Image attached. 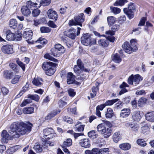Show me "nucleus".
<instances>
[{
  "mask_svg": "<svg viewBox=\"0 0 154 154\" xmlns=\"http://www.w3.org/2000/svg\"><path fill=\"white\" fill-rule=\"evenodd\" d=\"M32 126V124L29 125L23 122L20 123L14 122L11 125L9 129L8 133L10 134L6 131H3L1 134L2 140L4 143H7L8 140H11L13 138H19L21 135L30 132Z\"/></svg>",
  "mask_w": 154,
  "mask_h": 154,
  "instance_id": "nucleus-1",
  "label": "nucleus"
},
{
  "mask_svg": "<svg viewBox=\"0 0 154 154\" xmlns=\"http://www.w3.org/2000/svg\"><path fill=\"white\" fill-rule=\"evenodd\" d=\"M131 45L127 41L125 42L122 45V47L125 51L128 54H130L133 51H135L137 50L136 46L137 42L136 39H133L130 41Z\"/></svg>",
  "mask_w": 154,
  "mask_h": 154,
  "instance_id": "nucleus-2",
  "label": "nucleus"
},
{
  "mask_svg": "<svg viewBox=\"0 0 154 154\" xmlns=\"http://www.w3.org/2000/svg\"><path fill=\"white\" fill-rule=\"evenodd\" d=\"M97 131L101 134H104V137L107 138L111 134V130L109 128H106L104 123H101L97 127Z\"/></svg>",
  "mask_w": 154,
  "mask_h": 154,
  "instance_id": "nucleus-3",
  "label": "nucleus"
},
{
  "mask_svg": "<svg viewBox=\"0 0 154 154\" xmlns=\"http://www.w3.org/2000/svg\"><path fill=\"white\" fill-rule=\"evenodd\" d=\"M143 79V78L139 74L131 75L128 79V83L130 85L136 86Z\"/></svg>",
  "mask_w": 154,
  "mask_h": 154,
  "instance_id": "nucleus-4",
  "label": "nucleus"
},
{
  "mask_svg": "<svg viewBox=\"0 0 154 154\" xmlns=\"http://www.w3.org/2000/svg\"><path fill=\"white\" fill-rule=\"evenodd\" d=\"M135 7L132 3H130L128 5V8L123 9V11L129 19L134 17V12L135 11Z\"/></svg>",
  "mask_w": 154,
  "mask_h": 154,
  "instance_id": "nucleus-5",
  "label": "nucleus"
},
{
  "mask_svg": "<svg viewBox=\"0 0 154 154\" xmlns=\"http://www.w3.org/2000/svg\"><path fill=\"white\" fill-rule=\"evenodd\" d=\"M119 28V24H115L112 27V30H109L106 32L105 33L107 36V38L109 41L111 42H114L115 40V38L113 36L115 34V32L118 30Z\"/></svg>",
  "mask_w": 154,
  "mask_h": 154,
  "instance_id": "nucleus-6",
  "label": "nucleus"
},
{
  "mask_svg": "<svg viewBox=\"0 0 154 154\" xmlns=\"http://www.w3.org/2000/svg\"><path fill=\"white\" fill-rule=\"evenodd\" d=\"M23 36L26 41L29 44H32L34 42L31 40L33 35V32L31 30L29 29H26L23 34Z\"/></svg>",
  "mask_w": 154,
  "mask_h": 154,
  "instance_id": "nucleus-7",
  "label": "nucleus"
},
{
  "mask_svg": "<svg viewBox=\"0 0 154 154\" xmlns=\"http://www.w3.org/2000/svg\"><path fill=\"white\" fill-rule=\"evenodd\" d=\"M44 137L45 139H50L55 137L56 134L54 133V131L51 128H47L43 131Z\"/></svg>",
  "mask_w": 154,
  "mask_h": 154,
  "instance_id": "nucleus-8",
  "label": "nucleus"
},
{
  "mask_svg": "<svg viewBox=\"0 0 154 154\" xmlns=\"http://www.w3.org/2000/svg\"><path fill=\"white\" fill-rule=\"evenodd\" d=\"M91 38L90 34L87 33L84 34L81 38V42L84 45L88 46L91 43Z\"/></svg>",
  "mask_w": 154,
  "mask_h": 154,
  "instance_id": "nucleus-9",
  "label": "nucleus"
},
{
  "mask_svg": "<svg viewBox=\"0 0 154 154\" xmlns=\"http://www.w3.org/2000/svg\"><path fill=\"white\" fill-rule=\"evenodd\" d=\"M74 71L75 72L77 75H82L83 71L86 72H89L90 71V69L86 68L84 67H82L75 65L74 67Z\"/></svg>",
  "mask_w": 154,
  "mask_h": 154,
  "instance_id": "nucleus-10",
  "label": "nucleus"
},
{
  "mask_svg": "<svg viewBox=\"0 0 154 154\" xmlns=\"http://www.w3.org/2000/svg\"><path fill=\"white\" fill-rule=\"evenodd\" d=\"M2 51L7 54H10L14 52L13 46L10 45H3L2 48Z\"/></svg>",
  "mask_w": 154,
  "mask_h": 154,
  "instance_id": "nucleus-11",
  "label": "nucleus"
},
{
  "mask_svg": "<svg viewBox=\"0 0 154 154\" xmlns=\"http://www.w3.org/2000/svg\"><path fill=\"white\" fill-rule=\"evenodd\" d=\"M48 17L51 19L56 21L58 18V14L57 12L52 9H50L47 12Z\"/></svg>",
  "mask_w": 154,
  "mask_h": 154,
  "instance_id": "nucleus-12",
  "label": "nucleus"
},
{
  "mask_svg": "<svg viewBox=\"0 0 154 154\" xmlns=\"http://www.w3.org/2000/svg\"><path fill=\"white\" fill-rule=\"evenodd\" d=\"M80 145L82 147L88 148L91 146L90 141L88 138L81 139L79 142Z\"/></svg>",
  "mask_w": 154,
  "mask_h": 154,
  "instance_id": "nucleus-13",
  "label": "nucleus"
},
{
  "mask_svg": "<svg viewBox=\"0 0 154 154\" xmlns=\"http://www.w3.org/2000/svg\"><path fill=\"white\" fill-rule=\"evenodd\" d=\"M76 29H70L68 32H66L64 34L67 36L72 39H74L76 37Z\"/></svg>",
  "mask_w": 154,
  "mask_h": 154,
  "instance_id": "nucleus-14",
  "label": "nucleus"
},
{
  "mask_svg": "<svg viewBox=\"0 0 154 154\" xmlns=\"http://www.w3.org/2000/svg\"><path fill=\"white\" fill-rule=\"evenodd\" d=\"M75 21L77 22L81 27L82 26L81 23L83 22L85 20V17L83 13H81L79 15L74 17Z\"/></svg>",
  "mask_w": 154,
  "mask_h": 154,
  "instance_id": "nucleus-15",
  "label": "nucleus"
},
{
  "mask_svg": "<svg viewBox=\"0 0 154 154\" xmlns=\"http://www.w3.org/2000/svg\"><path fill=\"white\" fill-rule=\"evenodd\" d=\"M61 111L60 110L58 109V110H54L53 112L49 113L45 117V119L47 120H51L55 116Z\"/></svg>",
  "mask_w": 154,
  "mask_h": 154,
  "instance_id": "nucleus-16",
  "label": "nucleus"
},
{
  "mask_svg": "<svg viewBox=\"0 0 154 154\" xmlns=\"http://www.w3.org/2000/svg\"><path fill=\"white\" fill-rule=\"evenodd\" d=\"M131 113V110L129 108H124L122 109L120 113V117L122 118L128 117Z\"/></svg>",
  "mask_w": 154,
  "mask_h": 154,
  "instance_id": "nucleus-17",
  "label": "nucleus"
},
{
  "mask_svg": "<svg viewBox=\"0 0 154 154\" xmlns=\"http://www.w3.org/2000/svg\"><path fill=\"white\" fill-rule=\"evenodd\" d=\"M55 63L51 62H44L42 65V68L45 71L48 70L50 68L54 67Z\"/></svg>",
  "mask_w": 154,
  "mask_h": 154,
  "instance_id": "nucleus-18",
  "label": "nucleus"
},
{
  "mask_svg": "<svg viewBox=\"0 0 154 154\" xmlns=\"http://www.w3.org/2000/svg\"><path fill=\"white\" fill-rule=\"evenodd\" d=\"M133 120L136 121H139L141 118V116L139 111L134 112L132 114Z\"/></svg>",
  "mask_w": 154,
  "mask_h": 154,
  "instance_id": "nucleus-19",
  "label": "nucleus"
},
{
  "mask_svg": "<svg viewBox=\"0 0 154 154\" xmlns=\"http://www.w3.org/2000/svg\"><path fill=\"white\" fill-rule=\"evenodd\" d=\"M145 116L147 121L150 122H154V111L148 112Z\"/></svg>",
  "mask_w": 154,
  "mask_h": 154,
  "instance_id": "nucleus-20",
  "label": "nucleus"
},
{
  "mask_svg": "<svg viewBox=\"0 0 154 154\" xmlns=\"http://www.w3.org/2000/svg\"><path fill=\"white\" fill-rule=\"evenodd\" d=\"M81 123L78 122L75 125L74 128L75 130L76 131H78L79 132H82L83 131L85 125L81 124Z\"/></svg>",
  "mask_w": 154,
  "mask_h": 154,
  "instance_id": "nucleus-21",
  "label": "nucleus"
},
{
  "mask_svg": "<svg viewBox=\"0 0 154 154\" xmlns=\"http://www.w3.org/2000/svg\"><path fill=\"white\" fill-rule=\"evenodd\" d=\"M22 14L25 16H27L31 14L30 10L26 6H23L21 9Z\"/></svg>",
  "mask_w": 154,
  "mask_h": 154,
  "instance_id": "nucleus-22",
  "label": "nucleus"
},
{
  "mask_svg": "<svg viewBox=\"0 0 154 154\" xmlns=\"http://www.w3.org/2000/svg\"><path fill=\"white\" fill-rule=\"evenodd\" d=\"M75 76L71 72L68 73L67 76V83L68 84H72L75 80Z\"/></svg>",
  "mask_w": 154,
  "mask_h": 154,
  "instance_id": "nucleus-23",
  "label": "nucleus"
},
{
  "mask_svg": "<svg viewBox=\"0 0 154 154\" xmlns=\"http://www.w3.org/2000/svg\"><path fill=\"white\" fill-rule=\"evenodd\" d=\"M38 4L36 3H34L31 1H29L26 2V6L30 9H32L34 8H39L40 6L39 5L37 6Z\"/></svg>",
  "mask_w": 154,
  "mask_h": 154,
  "instance_id": "nucleus-24",
  "label": "nucleus"
},
{
  "mask_svg": "<svg viewBox=\"0 0 154 154\" xmlns=\"http://www.w3.org/2000/svg\"><path fill=\"white\" fill-rule=\"evenodd\" d=\"M107 36L108 35H106V38ZM108 40L109 41L107 38L106 39H100L98 41V43L100 45L105 47H107L109 44Z\"/></svg>",
  "mask_w": 154,
  "mask_h": 154,
  "instance_id": "nucleus-25",
  "label": "nucleus"
},
{
  "mask_svg": "<svg viewBox=\"0 0 154 154\" xmlns=\"http://www.w3.org/2000/svg\"><path fill=\"white\" fill-rule=\"evenodd\" d=\"M43 80L40 78H34L32 81L33 84L37 86H40L43 84Z\"/></svg>",
  "mask_w": 154,
  "mask_h": 154,
  "instance_id": "nucleus-26",
  "label": "nucleus"
},
{
  "mask_svg": "<svg viewBox=\"0 0 154 154\" xmlns=\"http://www.w3.org/2000/svg\"><path fill=\"white\" fill-rule=\"evenodd\" d=\"M131 145L128 143H125L119 145V147L121 149L124 150H128L131 148Z\"/></svg>",
  "mask_w": 154,
  "mask_h": 154,
  "instance_id": "nucleus-27",
  "label": "nucleus"
},
{
  "mask_svg": "<svg viewBox=\"0 0 154 154\" xmlns=\"http://www.w3.org/2000/svg\"><path fill=\"white\" fill-rule=\"evenodd\" d=\"M66 99V97H64L59 101L58 104L60 107L62 108L66 105L67 104Z\"/></svg>",
  "mask_w": 154,
  "mask_h": 154,
  "instance_id": "nucleus-28",
  "label": "nucleus"
},
{
  "mask_svg": "<svg viewBox=\"0 0 154 154\" xmlns=\"http://www.w3.org/2000/svg\"><path fill=\"white\" fill-rule=\"evenodd\" d=\"M112 139L113 141L117 143L121 139V135L119 132H115L112 136Z\"/></svg>",
  "mask_w": 154,
  "mask_h": 154,
  "instance_id": "nucleus-29",
  "label": "nucleus"
},
{
  "mask_svg": "<svg viewBox=\"0 0 154 154\" xmlns=\"http://www.w3.org/2000/svg\"><path fill=\"white\" fill-rule=\"evenodd\" d=\"M107 23L109 26H112L116 22V18L113 16H109L107 18Z\"/></svg>",
  "mask_w": 154,
  "mask_h": 154,
  "instance_id": "nucleus-30",
  "label": "nucleus"
},
{
  "mask_svg": "<svg viewBox=\"0 0 154 154\" xmlns=\"http://www.w3.org/2000/svg\"><path fill=\"white\" fill-rule=\"evenodd\" d=\"M6 39L8 41H14L15 39V35L14 33L8 31L6 32Z\"/></svg>",
  "mask_w": 154,
  "mask_h": 154,
  "instance_id": "nucleus-31",
  "label": "nucleus"
},
{
  "mask_svg": "<svg viewBox=\"0 0 154 154\" xmlns=\"http://www.w3.org/2000/svg\"><path fill=\"white\" fill-rule=\"evenodd\" d=\"M128 2L127 0H118L113 4V5L116 6H122Z\"/></svg>",
  "mask_w": 154,
  "mask_h": 154,
  "instance_id": "nucleus-32",
  "label": "nucleus"
},
{
  "mask_svg": "<svg viewBox=\"0 0 154 154\" xmlns=\"http://www.w3.org/2000/svg\"><path fill=\"white\" fill-rule=\"evenodd\" d=\"M17 25V22L15 19H12L10 20L9 22V26L13 29H15Z\"/></svg>",
  "mask_w": 154,
  "mask_h": 154,
  "instance_id": "nucleus-33",
  "label": "nucleus"
},
{
  "mask_svg": "<svg viewBox=\"0 0 154 154\" xmlns=\"http://www.w3.org/2000/svg\"><path fill=\"white\" fill-rule=\"evenodd\" d=\"M54 48L58 51H60L62 54L65 51L64 48L60 44H57L55 45Z\"/></svg>",
  "mask_w": 154,
  "mask_h": 154,
  "instance_id": "nucleus-34",
  "label": "nucleus"
},
{
  "mask_svg": "<svg viewBox=\"0 0 154 154\" xmlns=\"http://www.w3.org/2000/svg\"><path fill=\"white\" fill-rule=\"evenodd\" d=\"M34 111L33 107H29L23 108V112L25 114H30L32 113Z\"/></svg>",
  "mask_w": 154,
  "mask_h": 154,
  "instance_id": "nucleus-35",
  "label": "nucleus"
},
{
  "mask_svg": "<svg viewBox=\"0 0 154 154\" xmlns=\"http://www.w3.org/2000/svg\"><path fill=\"white\" fill-rule=\"evenodd\" d=\"M105 115L106 118H111L113 115V112L112 109L110 108H108Z\"/></svg>",
  "mask_w": 154,
  "mask_h": 154,
  "instance_id": "nucleus-36",
  "label": "nucleus"
},
{
  "mask_svg": "<svg viewBox=\"0 0 154 154\" xmlns=\"http://www.w3.org/2000/svg\"><path fill=\"white\" fill-rule=\"evenodd\" d=\"M88 134V136L92 139L96 138L98 136L97 132L94 130L90 131Z\"/></svg>",
  "mask_w": 154,
  "mask_h": 154,
  "instance_id": "nucleus-37",
  "label": "nucleus"
},
{
  "mask_svg": "<svg viewBox=\"0 0 154 154\" xmlns=\"http://www.w3.org/2000/svg\"><path fill=\"white\" fill-rule=\"evenodd\" d=\"M112 60L116 63H119L121 62L122 59L120 56L117 54L113 55L112 56Z\"/></svg>",
  "mask_w": 154,
  "mask_h": 154,
  "instance_id": "nucleus-38",
  "label": "nucleus"
},
{
  "mask_svg": "<svg viewBox=\"0 0 154 154\" xmlns=\"http://www.w3.org/2000/svg\"><path fill=\"white\" fill-rule=\"evenodd\" d=\"M33 149L37 153H40L42 151V146L38 143H36L33 147Z\"/></svg>",
  "mask_w": 154,
  "mask_h": 154,
  "instance_id": "nucleus-39",
  "label": "nucleus"
},
{
  "mask_svg": "<svg viewBox=\"0 0 154 154\" xmlns=\"http://www.w3.org/2000/svg\"><path fill=\"white\" fill-rule=\"evenodd\" d=\"M146 101V99L143 97L140 98L138 102V105L139 106L142 107L143 106Z\"/></svg>",
  "mask_w": 154,
  "mask_h": 154,
  "instance_id": "nucleus-40",
  "label": "nucleus"
},
{
  "mask_svg": "<svg viewBox=\"0 0 154 154\" xmlns=\"http://www.w3.org/2000/svg\"><path fill=\"white\" fill-rule=\"evenodd\" d=\"M111 11L115 14H117L120 13L121 9L117 7H114L112 6L110 7Z\"/></svg>",
  "mask_w": 154,
  "mask_h": 154,
  "instance_id": "nucleus-41",
  "label": "nucleus"
},
{
  "mask_svg": "<svg viewBox=\"0 0 154 154\" xmlns=\"http://www.w3.org/2000/svg\"><path fill=\"white\" fill-rule=\"evenodd\" d=\"M137 143L139 146L144 147L146 146L147 143L143 139H139L137 141Z\"/></svg>",
  "mask_w": 154,
  "mask_h": 154,
  "instance_id": "nucleus-42",
  "label": "nucleus"
},
{
  "mask_svg": "<svg viewBox=\"0 0 154 154\" xmlns=\"http://www.w3.org/2000/svg\"><path fill=\"white\" fill-rule=\"evenodd\" d=\"M118 99H116L112 100H109L106 101L105 103L106 106H110L113 105L114 103L119 100Z\"/></svg>",
  "mask_w": 154,
  "mask_h": 154,
  "instance_id": "nucleus-43",
  "label": "nucleus"
},
{
  "mask_svg": "<svg viewBox=\"0 0 154 154\" xmlns=\"http://www.w3.org/2000/svg\"><path fill=\"white\" fill-rule=\"evenodd\" d=\"M43 147L44 148L47 149L48 146H54V143L50 141H48L46 140H45L44 143H43Z\"/></svg>",
  "mask_w": 154,
  "mask_h": 154,
  "instance_id": "nucleus-44",
  "label": "nucleus"
},
{
  "mask_svg": "<svg viewBox=\"0 0 154 154\" xmlns=\"http://www.w3.org/2000/svg\"><path fill=\"white\" fill-rule=\"evenodd\" d=\"M72 140L71 139H68L63 143L62 146H63L69 147L72 145Z\"/></svg>",
  "mask_w": 154,
  "mask_h": 154,
  "instance_id": "nucleus-45",
  "label": "nucleus"
},
{
  "mask_svg": "<svg viewBox=\"0 0 154 154\" xmlns=\"http://www.w3.org/2000/svg\"><path fill=\"white\" fill-rule=\"evenodd\" d=\"M51 51L52 55L54 57H57L60 56L61 53L60 51H58L57 50H55V48H52Z\"/></svg>",
  "mask_w": 154,
  "mask_h": 154,
  "instance_id": "nucleus-46",
  "label": "nucleus"
},
{
  "mask_svg": "<svg viewBox=\"0 0 154 154\" xmlns=\"http://www.w3.org/2000/svg\"><path fill=\"white\" fill-rule=\"evenodd\" d=\"M35 42L38 43H39L44 46L47 43V41L45 38H40L38 40H37Z\"/></svg>",
  "mask_w": 154,
  "mask_h": 154,
  "instance_id": "nucleus-47",
  "label": "nucleus"
},
{
  "mask_svg": "<svg viewBox=\"0 0 154 154\" xmlns=\"http://www.w3.org/2000/svg\"><path fill=\"white\" fill-rule=\"evenodd\" d=\"M55 69L54 67L46 71L45 73L48 75H53L55 72Z\"/></svg>",
  "mask_w": 154,
  "mask_h": 154,
  "instance_id": "nucleus-48",
  "label": "nucleus"
},
{
  "mask_svg": "<svg viewBox=\"0 0 154 154\" xmlns=\"http://www.w3.org/2000/svg\"><path fill=\"white\" fill-rule=\"evenodd\" d=\"M13 76V73L7 71L4 72V76L7 79H10Z\"/></svg>",
  "mask_w": 154,
  "mask_h": 154,
  "instance_id": "nucleus-49",
  "label": "nucleus"
},
{
  "mask_svg": "<svg viewBox=\"0 0 154 154\" xmlns=\"http://www.w3.org/2000/svg\"><path fill=\"white\" fill-rule=\"evenodd\" d=\"M129 126L132 130L134 131H137L139 128V126L137 125L134 123L130 124Z\"/></svg>",
  "mask_w": 154,
  "mask_h": 154,
  "instance_id": "nucleus-50",
  "label": "nucleus"
},
{
  "mask_svg": "<svg viewBox=\"0 0 154 154\" xmlns=\"http://www.w3.org/2000/svg\"><path fill=\"white\" fill-rule=\"evenodd\" d=\"M44 57L46 59L55 62H57V60L51 57L48 54H45L44 56Z\"/></svg>",
  "mask_w": 154,
  "mask_h": 154,
  "instance_id": "nucleus-51",
  "label": "nucleus"
},
{
  "mask_svg": "<svg viewBox=\"0 0 154 154\" xmlns=\"http://www.w3.org/2000/svg\"><path fill=\"white\" fill-rule=\"evenodd\" d=\"M51 3V0H41L39 6H46L48 5Z\"/></svg>",
  "mask_w": 154,
  "mask_h": 154,
  "instance_id": "nucleus-52",
  "label": "nucleus"
},
{
  "mask_svg": "<svg viewBox=\"0 0 154 154\" xmlns=\"http://www.w3.org/2000/svg\"><path fill=\"white\" fill-rule=\"evenodd\" d=\"M29 97L31 99L35 100L36 101L38 100L39 99V97L38 95L34 94V95H29Z\"/></svg>",
  "mask_w": 154,
  "mask_h": 154,
  "instance_id": "nucleus-53",
  "label": "nucleus"
},
{
  "mask_svg": "<svg viewBox=\"0 0 154 154\" xmlns=\"http://www.w3.org/2000/svg\"><path fill=\"white\" fill-rule=\"evenodd\" d=\"M40 30L42 33H48L50 32L51 29L48 27H43L40 28Z\"/></svg>",
  "mask_w": 154,
  "mask_h": 154,
  "instance_id": "nucleus-54",
  "label": "nucleus"
},
{
  "mask_svg": "<svg viewBox=\"0 0 154 154\" xmlns=\"http://www.w3.org/2000/svg\"><path fill=\"white\" fill-rule=\"evenodd\" d=\"M99 154H109V149L104 148L99 149Z\"/></svg>",
  "mask_w": 154,
  "mask_h": 154,
  "instance_id": "nucleus-55",
  "label": "nucleus"
},
{
  "mask_svg": "<svg viewBox=\"0 0 154 154\" xmlns=\"http://www.w3.org/2000/svg\"><path fill=\"white\" fill-rule=\"evenodd\" d=\"M20 76L19 75H16L12 79L11 81V83L13 84H15L18 82L19 80Z\"/></svg>",
  "mask_w": 154,
  "mask_h": 154,
  "instance_id": "nucleus-56",
  "label": "nucleus"
},
{
  "mask_svg": "<svg viewBox=\"0 0 154 154\" xmlns=\"http://www.w3.org/2000/svg\"><path fill=\"white\" fill-rule=\"evenodd\" d=\"M40 12V11L38 9L34 10L32 12V14L33 17H37L38 16Z\"/></svg>",
  "mask_w": 154,
  "mask_h": 154,
  "instance_id": "nucleus-57",
  "label": "nucleus"
},
{
  "mask_svg": "<svg viewBox=\"0 0 154 154\" xmlns=\"http://www.w3.org/2000/svg\"><path fill=\"white\" fill-rule=\"evenodd\" d=\"M69 25L70 26H75L76 25H79V24L77 22H76L75 21V20H71L69 21Z\"/></svg>",
  "mask_w": 154,
  "mask_h": 154,
  "instance_id": "nucleus-58",
  "label": "nucleus"
},
{
  "mask_svg": "<svg viewBox=\"0 0 154 154\" xmlns=\"http://www.w3.org/2000/svg\"><path fill=\"white\" fill-rule=\"evenodd\" d=\"M63 120L64 121L68 123L71 124L73 122V120L70 117L68 116H65L63 118Z\"/></svg>",
  "mask_w": 154,
  "mask_h": 154,
  "instance_id": "nucleus-59",
  "label": "nucleus"
},
{
  "mask_svg": "<svg viewBox=\"0 0 154 154\" xmlns=\"http://www.w3.org/2000/svg\"><path fill=\"white\" fill-rule=\"evenodd\" d=\"M146 17H143L140 21L138 25V26H143L145 23V21L146 20Z\"/></svg>",
  "mask_w": 154,
  "mask_h": 154,
  "instance_id": "nucleus-60",
  "label": "nucleus"
},
{
  "mask_svg": "<svg viewBox=\"0 0 154 154\" xmlns=\"http://www.w3.org/2000/svg\"><path fill=\"white\" fill-rule=\"evenodd\" d=\"M17 64L23 70H24L25 69V65L21 61L17 60L16 61Z\"/></svg>",
  "mask_w": 154,
  "mask_h": 154,
  "instance_id": "nucleus-61",
  "label": "nucleus"
},
{
  "mask_svg": "<svg viewBox=\"0 0 154 154\" xmlns=\"http://www.w3.org/2000/svg\"><path fill=\"white\" fill-rule=\"evenodd\" d=\"M68 93L69 95L72 97H74L75 94V93L74 92V90L72 89H69L68 90Z\"/></svg>",
  "mask_w": 154,
  "mask_h": 154,
  "instance_id": "nucleus-62",
  "label": "nucleus"
},
{
  "mask_svg": "<svg viewBox=\"0 0 154 154\" xmlns=\"http://www.w3.org/2000/svg\"><path fill=\"white\" fill-rule=\"evenodd\" d=\"M48 26L51 27L55 28L57 27V26L54 24V22L50 20L48 22Z\"/></svg>",
  "mask_w": 154,
  "mask_h": 154,
  "instance_id": "nucleus-63",
  "label": "nucleus"
},
{
  "mask_svg": "<svg viewBox=\"0 0 154 154\" xmlns=\"http://www.w3.org/2000/svg\"><path fill=\"white\" fill-rule=\"evenodd\" d=\"M105 106H106L105 103L102 104L100 105H98L97 106V107H96V108L99 110L102 111L103 110V109L105 107Z\"/></svg>",
  "mask_w": 154,
  "mask_h": 154,
  "instance_id": "nucleus-64",
  "label": "nucleus"
}]
</instances>
